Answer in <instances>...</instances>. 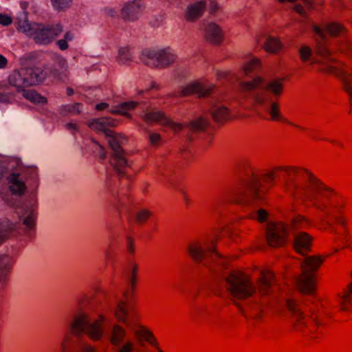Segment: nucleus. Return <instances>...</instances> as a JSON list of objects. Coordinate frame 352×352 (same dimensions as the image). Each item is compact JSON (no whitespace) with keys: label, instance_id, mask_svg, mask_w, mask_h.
<instances>
[{"label":"nucleus","instance_id":"1","mask_svg":"<svg viewBox=\"0 0 352 352\" xmlns=\"http://www.w3.org/2000/svg\"><path fill=\"white\" fill-rule=\"evenodd\" d=\"M239 167L250 170L251 176L241 177L227 192L228 201L233 204L249 206L253 201L262 199L276 185L277 174L286 175L283 188L295 199L312 207L327 220L344 225L342 213L346 206L344 196L329 186L310 170L297 166H276L257 173L248 160L241 162Z\"/></svg>","mask_w":352,"mask_h":352},{"label":"nucleus","instance_id":"2","mask_svg":"<svg viewBox=\"0 0 352 352\" xmlns=\"http://www.w3.org/2000/svg\"><path fill=\"white\" fill-rule=\"evenodd\" d=\"M104 317L99 315L98 318L92 323L86 314L80 313L76 315L70 324L69 331H67L61 343V351L69 352L74 347V343L78 340V337L86 333L88 337L94 340H100L104 335L103 324Z\"/></svg>","mask_w":352,"mask_h":352},{"label":"nucleus","instance_id":"3","mask_svg":"<svg viewBox=\"0 0 352 352\" xmlns=\"http://www.w3.org/2000/svg\"><path fill=\"white\" fill-rule=\"evenodd\" d=\"M225 282L226 291L232 297L239 300L252 296L256 292V284L251 276L241 271L230 272Z\"/></svg>","mask_w":352,"mask_h":352},{"label":"nucleus","instance_id":"4","mask_svg":"<svg viewBox=\"0 0 352 352\" xmlns=\"http://www.w3.org/2000/svg\"><path fill=\"white\" fill-rule=\"evenodd\" d=\"M17 30L32 38L38 45H48L63 31L60 24L56 25H45L41 23H29L27 21L20 23Z\"/></svg>","mask_w":352,"mask_h":352},{"label":"nucleus","instance_id":"5","mask_svg":"<svg viewBox=\"0 0 352 352\" xmlns=\"http://www.w3.org/2000/svg\"><path fill=\"white\" fill-rule=\"evenodd\" d=\"M326 256H307L302 263V274L296 280V285L301 293L310 294L316 288L317 271L324 261Z\"/></svg>","mask_w":352,"mask_h":352},{"label":"nucleus","instance_id":"6","mask_svg":"<svg viewBox=\"0 0 352 352\" xmlns=\"http://www.w3.org/2000/svg\"><path fill=\"white\" fill-rule=\"evenodd\" d=\"M287 307L291 314L296 331L302 332L312 339L319 338L322 327L318 326L314 318L305 316L301 311L299 305L293 299L287 300Z\"/></svg>","mask_w":352,"mask_h":352},{"label":"nucleus","instance_id":"7","mask_svg":"<svg viewBox=\"0 0 352 352\" xmlns=\"http://www.w3.org/2000/svg\"><path fill=\"white\" fill-rule=\"evenodd\" d=\"M45 77V73L40 68H22L14 70L9 75L8 82L17 92H21L27 87L42 82Z\"/></svg>","mask_w":352,"mask_h":352},{"label":"nucleus","instance_id":"8","mask_svg":"<svg viewBox=\"0 0 352 352\" xmlns=\"http://www.w3.org/2000/svg\"><path fill=\"white\" fill-rule=\"evenodd\" d=\"M138 266L137 264H134L132 268L131 275L129 281L130 287L128 288L124 293V297L125 300L120 301L115 310V317L120 322L125 324L128 328L131 329H134L135 325H138L139 321V317L138 316H133L130 320L128 318V303L133 296L137 283H138Z\"/></svg>","mask_w":352,"mask_h":352},{"label":"nucleus","instance_id":"9","mask_svg":"<svg viewBox=\"0 0 352 352\" xmlns=\"http://www.w3.org/2000/svg\"><path fill=\"white\" fill-rule=\"evenodd\" d=\"M102 133L105 136L110 138L109 145L113 151L110 156L111 165L119 174H124L125 169L129 166L124 151L113 130L105 127Z\"/></svg>","mask_w":352,"mask_h":352},{"label":"nucleus","instance_id":"10","mask_svg":"<svg viewBox=\"0 0 352 352\" xmlns=\"http://www.w3.org/2000/svg\"><path fill=\"white\" fill-rule=\"evenodd\" d=\"M140 59L150 67H165L175 62L176 56L169 47L158 51L146 49L142 51Z\"/></svg>","mask_w":352,"mask_h":352},{"label":"nucleus","instance_id":"11","mask_svg":"<svg viewBox=\"0 0 352 352\" xmlns=\"http://www.w3.org/2000/svg\"><path fill=\"white\" fill-rule=\"evenodd\" d=\"M323 73L333 75L342 80V89L349 96L352 103V68L343 62H336V65H329L322 69Z\"/></svg>","mask_w":352,"mask_h":352},{"label":"nucleus","instance_id":"12","mask_svg":"<svg viewBox=\"0 0 352 352\" xmlns=\"http://www.w3.org/2000/svg\"><path fill=\"white\" fill-rule=\"evenodd\" d=\"M289 235V226L283 222H270L266 226V241L272 248L284 245Z\"/></svg>","mask_w":352,"mask_h":352},{"label":"nucleus","instance_id":"13","mask_svg":"<svg viewBox=\"0 0 352 352\" xmlns=\"http://www.w3.org/2000/svg\"><path fill=\"white\" fill-rule=\"evenodd\" d=\"M283 79L272 80L255 96L254 101L256 103H263L270 100H278L283 93Z\"/></svg>","mask_w":352,"mask_h":352},{"label":"nucleus","instance_id":"14","mask_svg":"<svg viewBox=\"0 0 352 352\" xmlns=\"http://www.w3.org/2000/svg\"><path fill=\"white\" fill-rule=\"evenodd\" d=\"M216 244L217 239H214L212 242V247L206 248L204 244L199 241H193L188 244L187 252L192 260L197 263L203 262L209 256L219 258L220 254L215 250Z\"/></svg>","mask_w":352,"mask_h":352},{"label":"nucleus","instance_id":"15","mask_svg":"<svg viewBox=\"0 0 352 352\" xmlns=\"http://www.w3.org/2000/svg\"><path fill=\"white\" fill-rule=\"evenodd\" d=\"M312 31L321 39H324L327 35L332 38L344 37L349 33L348 28L339 21L327 22L323 27L314 23Z\"/></svg>","mask_w":352,"mask_h":352},{"label":"nucleus","instance_id":"16","mask_svg":"<svg viewBox=\"0 0 352 352\" xmlns=\"http://www.w3.org/2000/svg\"><path fill=\"white\" fill-rule=\"evenodd\" d=\"M143 120L146 123H158L162 126H168L175 131H182L183 124L179 122H175L162 111H151L146 112L143 116Z\"/></svg>","mask_w":352,"mask_h":352},{"label":"nucleus","instance_id":"17","mask_svg":"<svg viewBox=\"0 0 352 352\" xmlns=\"http://www.w3.org/2000/svg\"><path fill=\"white\" fill-rule=\"evenodd\" d=\"M143 8L140 0H134L124 5L121 10V16L124 21H133L138 19Z\"/></svg>","mask_w":352,"mask_h":352},{"label":"nucleus","instance_id":"18","mask_svg":"<svg viewBox=\"0 0 352 352\" xmlns=\"http://www.w3.org/2000/svg\"><path fill=\"white\" fill-rule=\"evenodd\" d=\"M312 241L313 238L309 234L305 232H300L294 236V250L299 254H305L311 250Z\"/></svg>","mask_w":352,"mask_h":352},{"label":"nucleus","instance_id":"19","mask_svg":"<svg viewBox=\"0 0 352 352\" xmlns=\"http://www.w3.org/2000/svg\"><path fill=\"white\" fill-rule=\"evenodd\" d=\"M20 175L16 173H12L8 177L10 191L15 195L21 196L27 190V186L23 181L19 179Z\"/></svg>","mask_w":352,"mask_h":352},{"label":"nucleus","instance_id":"20","mask_svg":"<svg viewBox=\"0 0 352 352\" xmlns=\"http://www.w3.org/2000/svg\"><path fill=\"white\" fill-rule=\"evenodd\" d=\"M206 7V3L204 1H200L189 5L186 10L184 17L186 21L193 22L200 18Z\"/></svg>","mask_w":352,"mask_h":352},{"label":"nucleus","instance_id":"21","mask_svg":"<svg viewBox=\"0 0 352 352\" xmlns=\"http://www.w3.org/2000/svg\"><path fill=\"white\" fill-rule=\"evenodd\" d=\"M258 104L267 107V111L272 121L289 123V120L283 116L280 111V104L277 100H270Z\"/></svg>","mask_w":352,"mask_h":352},{"label":"nucleus","instance_id":"22","mask_svg":"<svg viewBox=\"0 0 352 352\" xmlns=\"http://www.w3.org/2000/svg\"><path fill=\"white\" fill-rule=\"evenodd\" d=\"M211 89V87H206L203 84L195 82L184 87L181 90L180 94L182 96L197 94L199 97H204L210 93Z\"/></svg>","mask_w":352,"mask_h":352},{"label":"nucleus","instance_id":"23","mask_svg":"<svg viewBox=\"0 0 352 352\" xmlns=\"http://www.w3.org/2000/svg\"><path fill=\"white\" fill-rule=\"evenodd\" d=\"M274 279V274L269 270L263 271L261 277L256 281V289L261 295H267L270 291V287Z\"/></svg>","mask_w":352,"mask_h":352},{"label":"nucleus","instance_id":"24","mask_svg":"<svg viewBox=\"0 0 352 352\" xmlns=\"http://www.w3.org/2000/svg\"><path fill=\"white\" fill-rule=\"evenodd\" d=\"M133 330L140 341H146L153 345L157 344V340L152 331L146 326L140 325L139 321Z\"/></svg>","mask_w":352,"mask_h":352},{"label":"nucleus","instance_id":"25","mask_svg":"<svg viewBox=\"0 0 352 352\" xmlns=\"http://www.w3.org/2000/svg\"><path fill=\"white\" fill-rule=\"evenodd\" d=\"M205 38L213 45H219L223 38L220 28L215 23H209L205 30Z\"/></svg>","mask_w":352,"mask_h":352},{"label":"nucleus","instance_id":"26","mask_svg":"<svg viewBox=\"0 0 352 352\" xmlns=\"http://www.w3.org/2000/svg\"><path fill=\"white\" fill-rule=\"evenodd\" d=\"M314 226L313 221L302 214H296L291 220L290 228L292 230L309 229Z\"/></svg>","mask_w":352,"mask_h":352},{"label":"nucleus","instance_id":"27","mask_svg":"<svg viewBox=\"0 0 352 352\" xmlns=\"http://www.w3.org/2000/svg\"><path fill=\"white\" fill-rule=\"evenodd\" d=\"M126 336V331L119 324L113 326L111 331L109 341L113 346H120L122 344Z\"/></svg>","mask_w":352,"mask_h":352},{"label":"nucleus","instance_id":"28","mask_svg":"<svg viewBox=\"0 0 352 352\" xmlns=\"http://www.w3.org/2000/svg\"><path fill=\"white\" fill-rule=\"evenodd\" d=\"M340 309L351 311L352 309V283H350L346 289L343 291L339 298Z\"/></svg>","mask_w":352,"mask_h":352},{"label":"nucleus","instance_id":"29","mask_svg":"<svg viewBox=\"0 0 352 352\" xmlns=\"http://www.w3.org/2000/svg\"><path fill=\"white\" fill-rule=\"evenodd\" d=\"M138 106V102L129 101L122 102L118 106L111 109L109 112L113 115H121L126 117H131L129 111L134 109Z\"/></svg>","mask_w":352,"mask_h":352},{"label":"nucleus","instance_id":"30","mask_svg":"<svg viewBox=\"0 0 352 352\" xmlns=\"http://www.w3.org/2000/svg\"><path fill=\"white\" fill-rule=\"evenodd\" d=\"M316 53L318 56L322 57L324 60L328 62L327 64H323L320 69V71L322 72V69L329 65H336V60L332 58L331 52L324 45H319L317 46Z\"/></svg>","mask_w":352,"mask_h":352},{"label":"nucleus","instance_id":"31","mask_svg":"<svg viewBox=\"0 0 352 352\" xmlns=\"http://www.w3.org/2000/svg\"><path fill=\"white\" fill-rule=\"evenodd\" d=\"M16 228V225L10 220L0 221V245L4 242Z\"/></svg>","mask_w":352,"mask_h":352},{"label":"nucleus","instance_id":"32","mask_svg":"<svg viewBox=\"0 0 352 352\" xmlns=\"http://www.w3.org/2000/svg\"><path fill=\"white\" fill-rule=\"evenodd\" d=\"M211 114L214 121L218 123H223L230 118V110L226 107L216 108Z\"/></svg>","mask_w":352,"mask_h":352},{"label":"nucleus","instance_id":"33","mask_svg":"<svg viewBox=\"0 0 352 352\" xmlns=\"http://www.w3.org/2000/svg\"><path fill=\"white\" fill-rule=\"evenodd\" d=\"M12 265V258L8 255H0V280L6 278Z\"/></svg>","mask_w":352,"mask_h":352},{"label":"nucleus","instance_id":"34","mask_svg":"<svg viewBox=\"0 0 352 352\" xmlns=\"http://www.w3.org/2000/svg\"><path fill=\"white\" fill-rule=\"evenodd\" d=\"M23 96L30 102L34 104H44L47 102L46 98L38 94L36 91L32 89H24L21 91Z\"/></svg>","mask_w":352,"mask_h":352},{"label":"nucleus","instance_id":"35","mask_svg":"<svg viewBox=\"0 0 352 352\" xmlns=\"http://www.w3.org/2000/svg\"><path fill=\"white\" fill-rule=\"evenodd\" d=\"M282 47L280 40L277 38L269 37L264 45V49L267 52L275 54Z\"/></svg>","mask_w":352,"mask_h":352},{"label":"nucleus","instance_id":"36","mask_svg":"<svg viewBox=\"0 0 352 352\" xmlns=\"http://www.w3.org/2000/svg\"><path fill=\"white\" fill-rule=\"evenodd\" d=\"M188 126L192 132L202 131H205L206 129L207 128L208 122L205 118L200 117L197 120L191 121L188 124Z\"/></svg>","mask_w":352,"mask_h":352},{"label":"nucleus","instance_id":"37","mask_svg":"<svg viewBox=\"0 0 352 352\" xmlns=\"http://www.w3.org/2000/svg\"><path fill=\"white\" fill-rule=\"evenodd\" d=\"M152 213L147 209H142L135 214L133 217V222L136 224L142 225L144 224L147 220L151 217Z\"/></svg>","mask_w":352,"mask_h":352},{"label":"nucleus","instance_id":"38","mask_svg":"<svg viewBox=\"0 0 352 352\" xmlns=\"http://www.w3.org/2000/svg\"><path fill=\"white\" fill-rule=\"evenodd\" d=\"M263 78L261 77H256L252 80L249 82H241L240 83V88L242 91H248L255 89L259 87L263 83Z\"/></svg>","mask_w":352,"mask_h":352},{"label":"nucleus","instance_id":"39","mask_svg":"<svg viewBox=\"0 0 352 352\" xmlns=\"http://www.w3.org/2000/svg\"><path fill=\"white\" fill-rule=\"evenodd\" d=\"M104 122L105 121L104 118H100L89 121L87 122V125L91 129L94 131L97 132H102V131L106 127Z\"/></svg>","mask_w":352,"mask_h":352},{"label":"nucleus","instance_id":"40","mask_svg":"<svg viewBox=\"0 0 352 352\" xmlns=\"http://www.w3.org/2000/svg\"><path fill=\"white\" fill-rule=\"evenodd\" d=\"M261 67V61L257 58H252L247 63L244 67V72L245 75H249L250 73L258 70Z\"/></svg>","mask_w":352,"mask_h":352},{"label":"nucleus","instance_id":"41","mask_svg":"<svg viewBox=\"0 0 352 352\" xmlns=\"http://www.w3.org/2000/svg\"><path fill=\"white\" fill-rule=\"evenodd\" d=\"M73 0H51L54 8L58 11L64 10L69 8Z\"/></svg>","mask_w":352,"mask_h":352},{"label":"nucleus","instance_id":"42","mask_svg":"<svg viewBox=\"0 0 352 352\" xmlns=\"http://www.w3.org/2000/svg\"><path fill=\"white\" fill-rule=\"evenodd\" d=\"M298 54L300 60L302 63H305L310 59L313 54V52L309 46L303 45L299 49Z\"/></svg>","mask_w":352,"mask_h":352},{"label":"nucleus","instance_id":"43","mask_svg":"<svg viewBox=\"0 0 352 352\" xmlns=\"http://www.w3.org/2000/svg\"><path fill=\"white\" fill-rule=\"evenodd\" d=\"M118 61L121 64H127L131 61V54L128 47H122L119 50Z\"/></svg>","mask_w":352,"mask_h":352},{"label":"nucleus","instance_id":"44","mask_svg":"<svg viewBox=\"0 0 352 352\" xmlns=\"http://www.w3.org/2000/svg\"><path fill=\"white\" fill-rule=\"evenodd\" d=\"M252 218L255 219L259 223H264L267 221L269 213L265 209L261 208L252 214Z\"/></svg>","mask_w":352,"mask_h":352},{"label":"nucleus","instance_id":"45","mask_svg":"<svg viewBox=\"0 0 352 352\" xmlns=\"http://www.w3.org/2000/svg\"><path fill=\"white\" fill-rule=\"evenodd\" d=\"M309 10H314L317 7L322 8L324 0H301Z\"/></svg>","mask_w":352,"mask_h":352},{"label":"nucleus","instance_id":"46","mask_svg":"<svg viewBox=\"0 0 352 352\" xmlns=\"http://www.w3.org/2000/svg\"><path fill=\"white\" fill-rule=\"evenodd\" d=\"M339 49L345 55H352V40H345L340 43Z\"/></svg>","mask_w":352,"mask_h":352},{"label":"nucleus","instance_id":"47","mask_svg":"<svg viewBox=\"0 0 352 352\" xmlns=\"http://www.w3.org/2000/svg\"><path fill=\"white\" fill-rule=\"evenodd\" d=\"M331 6L336 11L342 12L347 8L348 1L346 0H331Z\"/></svg>","mask_w":352,"mask_h":352},{"label":"nucleus","instance_id":"48","mask_svg":"<svg viewBox=\"0 0 352 352\" xmlns=\"http://www.w3.org/2000/svg\"><path fill=\"white\" fill-rule=\"evenodd\" d=\"M35 219L36 217L33 212L31 211L30 213L23 220V224L26 226L27 228L31 230L33 229L35 226Z\"/></svg>","mask_w":352,"mask_h":352},{"label":"nucleus","instance_id":"49","mask_svg":"<svg viewBox=\"0 0 352 352\" xmlns=\"http://www.w3.org/2000/svg\"><path fill=\"white\" fill-rule=\"evenodd\" d=\"M66 72V69H65L64 71H63L62 72H59L56 69H52L50 71V73L54 78H56L60 80H63L64 78H66L67 77Z\"/></svg>","mask_w":352,"mask_h":352},{"label":"nucleus","instance_id":"50","mask_svg":"<svg viewBox=\"0 0 352 352\" xmlns=\"http://www.w3.org/2000/svg\"><path fill=\"white\" fill-rule=\"evenodd\" d=\"M134 344L131 341L125 342L118 350V352H133Z\"/></svg>","mask_w":352,"mask_h":352},{"label":"nucleus","instance_id":"51","mask_svg":"<svg viewBox=\"0 0 352 352\" xmlns=\"http://www.w3.org/2000/svg\"><path fill=\"white\" fill-rule=\"evenodd\" d=\"M12 19L3 14H0V25H3L4 26H8L12 24Z\"/></svg>","mask_w":352,"mask_h":352},{"label":"nucleus","instance_id":"52","mask_svg":"<svg viewBox=\"0 0 352 352\" xmlns=\"http://www.w3.org/2000/svg\"><path fill=\"white\" fill-rule=\"evenodd\" d=\"M320 140H323V141H327L329 143H331L332 145H333L334 146H337V147H338L340 148H342V149L344 148V143L342 142H341L340 140H336V139H326V138H321Z\"/></svg>","mask_w":352,"mask_h":352},{"label":"nucleus","instance_id":"53","mask_svg":"<svg viewBox=\"0 0 352 352\" xmlns=\"http://www.w3.org/2000/svg\"><path fill=\"white\" fill-rule=\"evenodd\" d=\"M161 140V136L159 133H153L149 135V142L152 145H155Z\"/></svg>","mask_w":352,"mask_h":352},{"label":"nucleus","instance_id":"54","mask_svg":"<svg viewBox=\"0 0 352 352\" xmlns=\"http://www.w3.org/2000/svg\"><path fill=\"white\" fill-rule=\"evenodd\" d=\"M13 95L10 93H0V102L10 103Z\"/></svg>","mask_w":352,"mask_h":352},{"label":"nucleus","instance_id":"55","mask_svg":"<svg viewBox=\"0 0 352 352\" xmlns=\"http://www.w3.org/2000/svg\"><path fill=\"white\" fill-rule=\"evenodd\" d=\"M93 142L94 144H96L97 146H98V147L100 148V151H99L100 159L102 160H104L107 158V153H106L104 147L102 145H101L100 144H99V142H97L96 140H93Z\"/></svg>","mask_w":352,"mask_h":352},{"label":"nucleus","instance_id":"56","mask_svg":"<svg viewBox=\"0 0 352 352\" xmlns=\"http://www.w3.org/2000/svg\"><path fill=\"white\" fill-rule=\"evenodd\" d=\"M126 245L129 252L133 254L135 252V245L133 239L131 236L126 238Z\"/></svg>","mask_w":352,"mask_h":352},{"label":"nucleus","instance_id":"57","mask_svg":"<svg viewBox=\"0 0 352 352\" xmlns=\"http://www.w3.org/2000/svg\"><path fill=\"white\" fill-rule=\"evenodd\" d=\"M294 10L302 16H307L305 8L300 3L296 4L294 7Z\"/></svg>","mask_w":352,"mask_h":352},{"label":"nucleus","instance_id":"58","mask_svg":"<svg viewBox=\"0 0 352 352\" xmlns=\"http://www.w3.org/2000/svg\"><path fill=\"white\" fill-rule=\"evenodd\" d=\"M56 45L62 51L66 50L69 47L68 43L64 38L57 41Z\"/></svg>","mask_w":352,"mask_h":352},{"label":"nucleus","instance_id":"59","mask_svg":"<svg viewBox=\"0 0 352 352\" xmlns=\"http://www.w3.org/2000/svg\"><path fill=\"white\" fill-rule=\"evenodd\" d=\"M218 10L217 3L214 0H210V4L208 6V11L210 14H214Z\"/></svg>","mask_w":352,"mask_h":352},{"label":"nucleus","instance_id":"60","mask_svg":"<svg viewBox=\"0 0 352 352\" xmlns=\"http://www.w3.org/2000/svg\"><path fill=\"white\" fill-rule=\"evenodd\" d=\"M106 127H114L117 126V121L111 118H104Z\"/></svg>","mask_w":352,"mask_h":352},{"label":"nucleus","instance_id":"61","mask_svg":"<svg viewBox=\"0 0 352 352\" xmlns=\"http://www.w3.org/2000/svg\"><path fill=\"white\" fill-rule=\"evenodd\" d=\"M8 61L7 58L2 54H0V69L6 68L8 65Z\"/></svg>","mask_w":352,"mask_h":352},{"label":"nucleus","instance_id":"62","mask_svg":"<svg viewBox=\"0 0 352 352\" xmlns=\"http://www.w3.org/2000/svg\"><path fill=\"white\" fill-rule=\"evenodd\" d=\"M63 38L66 40L67 43L72 41L74 38V34L70 31L66 32Z\"/></svg>","mask_w":352,"mask_h":352},{"label":"nucleus","instance_id":"63","mask_svg":"<svg viewBox=\"0 0 352 352\" xmlns=\"http://www.w3.org/2000/svg\"><path fill=\"white\" fill-rule=\"evenodd\" d=\"M109 107V104L107 102H100L96 105V109L97 111H102Z\"/></svg>","mask_w":352,"mask_h":352},{"label":"nucleus","instance_id":"64","mask_svg":"<svg viewBox=\"0 0 352 352\" xmlns=\"http://www.w3.org/2000/svg\"><path fill=\"white\" fill-rule=\"evenodd\" d=\"M80 352H96V350L94 346L85 345L82 348Z\"/></svg>","mask_w":352,"mask_h":352}]
</instances>
